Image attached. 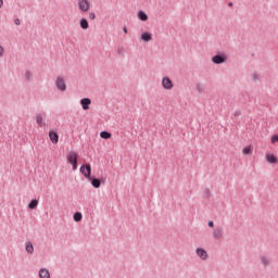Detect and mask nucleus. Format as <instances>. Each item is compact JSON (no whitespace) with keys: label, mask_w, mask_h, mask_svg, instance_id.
Here are the masks:
<instances>
[{"label":"nucleus","mask_w":278,"mask_h":278,"mask_svg":"<svg viewBox=\"0 0 278 278\" xmlns=\"http://www.w3.org/2000/svg\"><path fill=\"white\" fill-rule=\"evenodd\" d=\"M67 162L68 164H72L73 170H77V152L70 151L67 153Z\"/></svg>","instance_id":"f257e3e1"},{"label":"nucleus","mask_w":278,"mask_h":278,"mask_svg":"<svg viewBox=\"0 0 278 278\" xmlns=\"http://www.w3.org/2000/svg\"><path fill=\"white\" fill-rule=\"evenodd\" d=\"M80 173H81V175H84V177H86L87 179H90V175L92 173V167L90 166V164L81 165Z\"/></svg>","instance_id":"f03ea898"},{"label":"nucleus","mask_w":278,"mask_h":278,"mask_svg":"<svg viewBox=\"0 0 278 278\" xmlns=\"http://www.w3.org/2000/svg\"><path fill=\"white\" fill-rule=\"evenodd\" d=\"M78 9L80 12H88L90 10V2L88 0H78Z\"/></svg>","instance_id":"7ed1b4c3"},{"label":"nucleus","mask_w":278,"mask_h":278,"mask_svg":"<svg viewBox=\"0 0 278 278\" xmlns=\"http://www.w3.org/2000/svg\"><path fill=\"white\" fill-rule=\"evenodd\" d=\"M214 64H225L227 62V56L225 54H217L212 58Z\"/></svg>","instance_id":"20e7f679"},{"label":"nucleus","mask_w":278,"mask_h":278,"mask_svg":"<svg viewBox=\"0 0 278 278\" xmlns=\"http://www.w3.org/2000/svg\"><path fill=\"white\" fill-rule=\"evenodd\" d=\"M162 86L165 90H173V80L168 77H163L162 78Z\"/></svg>","instance_id":"39448f33"},{"label":"nucleus","mask_w":278,"mask_h":278,"mask_svg":"<svg viewBox=\"0 0 278 278\" xmlns=\"http://www.w3.org/2000/svg\"><path fill=\"white\" fill-rule=\"evenodd\" d=\"M55 86H56L58 90H61L62 92H64V90H66V83H64V78H62V77L56 78Z\"/></svg>","instance_id":"423d86ee"},{"label":"nucleus","mask_w":278,"mask_h":278,"mask_svg":"<svg viewBox=\"0 0 278 278\" xmlns=\"http://www.w3.org/2000/svg\"><path fill=\"white\" fill-rule=\"evenodd\" d=\"M80 105L83 110H90V105H92V100L90 98H84L80 100Z\"/></svg>","instance_id":"0eeeda50"},{"label":"nucleus","mask_w":278,"mask_h":278,"mask_svg":"<svg viewBox=\"0 0 278 278\" xmlns=\"http://www.w3.org/2000/svg\"><path fill=\"white\" fill-rule=\"evenodd\" d=\"M49 138L52 144H58L60 142V136L54 130L49 131Z\"/></svg>","instance_id":"6e6552de"},{"label":"nucleus","mask_w":278,"mask_h":278,"mask_svg":"<svg viewBox=\"0 0 278 278\" xmlns=\"http://www.w3.org/2000/svg\"><path fill=\"white\" fill-rule=\"evenodd\" d=\"M195 253L200 260H207L208 257L207 251H205L203 248H198Z\"/></svg>","instance_id":"1a4fd4ad"},{"label":"nucleus","mask_w":278,"mask_h":278,"mask_svg":"<svg viewBox=\"0 0 278 278\" xmlns=\"http://www.w3.org/2000/svg\"><path fill=\"white\" fill-rule=\"evenodd\" d=\"M265 157L268 164H278V159L275 156V154L267 153Z\"/></svg>","instance_id":"9d476101"},{"label":"nucleus","mask_w":278,"mask_h":278,"mask_svg":"<svg viewBox=\"0 0 278 278\" xmlns=\"http://www.w3.org/2000/svg\"><path fill=\"white\" fill-rule=\"evenodd\" d=\"M36 123L39 127H45L47 124L45 123V117L42 116V114H37L36 117Z\"/></svg>","instance_id":"9b49d317"},{"label":"nucleus","mask_w":278,"mask_h":278,"mask_svg":"<svg viewBox=\"0 0 278 278\" xmlns=\"http://www.w3.org/2000/svg\"><path fill=\"white\" fill-rule=\"evenodd\" d=\"M141 40H143V42H151V40H153V35L146 31L141 35Z\"/></svg>","instance_id":"f8f14e48"},{"label":"nucleus","mask_w":278,"mask_h":278,"mask_svg":"<svg viewBox=\"0 0 278 278\" xmlns=\"http://www.w3.org/2000/svg\"><path fill=\"white\" fill-rule=\"evenodd\" d=\"M213 238H215V240H220V238H223V230H222V228H215L213 230Z\"/></svg>","instance_id":"ddd939ff"},{"label":"nucleus","mask_w":278,"mask_h":278,"mask_svg":"<svg viewBox=\"0 0 278 278\" xmlns=\"http://www.w3.org/2000/svg\"><path fill=\"white\" fill-rule=\"evenodd\" d=\"M39 278H51V274L49 273V269L41 268L39 270Z\"/></svg>","instance_id":"4468645a"},{"label":"nucleus","mask_w":278,"mask_h":278,"mask_svg":"<svg viewBox=\"0 0 278 278\" xmlns=\"http://www.w3.org/2000/svg\"><path fill=\"white\" fill-rule=\"evenodd\" d=\"M79 25L81 29H88V27H90V25L88 24V20H86L85 17L80 20Z\"/></svg>","instance_id":"2eb2a0df"},{"label":"nucleus","mask_w":278,"mask_h":278,"mask_svg":"<svg viewBox=\"0 0 278 278\" xmlns=\"http://www.w3.org/2000/svg\"><path fill=\"white\" fill-rule=\"evenodd\" d=\"M138 18H140V21H149V16L147 13H144V11H139Z\"/></svg>","instance_id":"dca6fc26"},{"label":"nucleus","mask_w":278,"mask_h":278,"mask_svg":"<svg viewBox=\"0 0 278 278\" xmlns=\"http://www.w3.org/2000/svg\"><path fill=\"white\" fill-rule=\"evenodd\" d=\"M100 138H103V140H110V138H112V134H110L108 131H101Z\"/></svg>","instance_id":"f3484780"},{"label":"nucleus","mask_w":278,"mask_h":278,"mask_svg":"<svg viewBox=\"0 0 278 278\" xmlns=\"http://www.w3.org/2000/svg\"><path fill=\"white\" fill-rule=\"evenodd\" d=\"M242 153L243 155H251V153H253V148H251V146H248L243 148Z\"/></svg>","instance_id":"a211bd4d"},{"label":"nucleus","mask_w":278,"mask_h":278,"mask_svg":"<svg viewBox=\"0 0 278 278\" xmlns=\"http://www.w3.org/2000/svg\"><path fill=\"white\" fill-rule=\"evenodd\" d=\"M261 264H263L266 268V266H270V260L266 256H261Z\"/></svg>","instance_id":"6ab92c4d"},{"label":"nucleus","mask_w":278,"mask_h":278,"mask_svg":"<svg viewBox=\"0 0 278 278\" xmlns=\"http://www.w3.org/2000/svg\"><path fill=\"white\" fill-rule=\"evenodd\" d=\"M28 207L29 210H36V207H38V200H31Z\"/></svg>","instance_id":"aec40b11"},{"label":"nucleus","mask_w":278,"mask_h":278,"mask_svg":"<svg viewBox=\"0 0 278 278\" xmlns=\"http://www.w3.org/2000/svg\"><path fill=\"white\" fill-rule=\"evenodd\" d=\"M26 251L27 253H34V244H31V242H27L26 243Z\"/></svg>","instance_id":"412c9836"},{"label":"nucleus","mask_w":278,"mask_h":278,"mask_svg":"<svg viewBox=\"0 0 278 278\" xmlns=\"http://www.w3.org/2000/svg\"><path fill=\"white\" fill-rule=\"evenodd\" d=\"M93 188H101V180L94 178L92 181H91Z\"/></svg>","instance_id":"4be33fe9"},{"label":"nucleus","mask_w":278,"mask_h":278,"mask_svg":"<svg viewBox=\"0 0 278 278\" xmlns=\"http://www.w3.org/2000/svg\"><path fill=\"white\" fill-rule=\"evenodd\" d=\"M81 218H83L81 213L77 212V213L74 214V220L76 223H79L81 220Z\"/></svg>","instance_id":"5701e85b"},{"label":"nucleus","mask_w":278,"mask_h":278,"mask_svg":"<svg viewBox=\"0 0 278 278\" xmlns=\"http://www.w3.org/2000/svg\"><path fill=\"white\" fill-rule=\"evenodd\" d=\"M270 142H271V144H277V142H278V135L271 136Z\"/></svg>","instance_id":"b1692460"},{"label":"nucleus","mask_w":278,"mask_h":278,"mask_svg":"<svg viewBox=\"0 0 278 278\" xmlns=\"http://www.w3.org/2000/svg\"><path fill=\"white\" fill-rule=\"evenodd\" d=\"M89 18L90 21H94V18H97V14H94V12L89 13Z\"/></svg>","instance_id":"393cba45"},{"label":"nucleus","mask_w":278,"mask_h":278,"mask_svg":"<svg viewBox=\"0 0 278 278\" xmlns=\"http://www.w3.org/2000/svg\"><path fill=\"white\" fill-rule=\"evenodd\" d=\"M25 77H26V79H31V73L26 72V73H25Z\"/></svg>","instance_id":"a878e982"},{"label":"nucleus","mask_w":278,"mask_h":278,"mask_svg":"<svg viewBox=\"0 0 278 278\" xmlns=\"http://www.w3.org/2000/svg\"><path fill=\"white\" fill-rule=\"evenodd\" d=\"M14 24H15V25H21V20L16 18V20L14 21Z\"/></svg>","instance_id":"bb28decb"},{"label":"nucleus","mask_w":278,"mask_h":278,"mask_svg":"<svg viewBox=\"0 0 278 278\" xmlns=\"http://www.w3.org/2000/svg\"><path fill=\"white\" fill-rule=\"evenodd\" d=\"M3 47L0 46V58L3 55Z\"/></svg>","instance_id":"cd10ccee"},{"label":"nucleus","mask_w":278,"mask_h":278,"mask_svg":"<svg viewBox=\"0 0 278 278\" xmlns=\"http://www.w3.org/2000/svg\"><path fill=\"white\" fill-rule=\"evenodd\" d=\"M208 227H214V222H208Z\"/></svg>","instance_id":"c85d7f7f"},{"label":"nucleus","mask_w":278,"mask_h":278,"mask_svg":"<svg viewBox=\"0 0 278 278\" xmlns=\"http://www.w3.org/2000/svg\"><path fill=\"white\" fill-rule=\"evenodd\" d=\"M3 8V0H0V9Z\"/></svg>","instance_id":"c756f323"},{"label":"nucleus","mask_w":278,"mask_h":278,"mask_svg":"<svg viewBox=\"0 0 278 278\" xmlns=\"http://www.w3.org/2000/svg\"><path fill=\"white\" fill-rule=\"evenodd\" d=\"M123 30H124V34H127V27H124Z\"/></svg>","instance_id":"7c9ffc66"}]
</instances>
